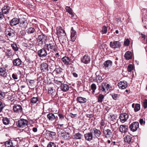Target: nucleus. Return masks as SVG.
Masks as SVG:
<instances>
[{
  "label": "nucleus",
  "mask_w": 147,
  "mask_h": 147,
  "mask_svg": "<svg viewBox=\"0 0 147 147\" xmlns=\"http://www.w3.org/2000/svg\"><path fill=\"white\" fill-rule=\"evenodd\" d=\"M6 36L8 38H11L15 36V31L11 28H7L5 32Z\"/></svg>",
  "instance_id": "nucleus-6"
},
{
  "label": "nucleus",
  "mask_w": 147,
  "mask_h": 147,
  "mask_svg": "<svg viewBox=\"0 0 147 147\" xmlns=\"http://www.w3.org/2000/svg\"><path fill=\"white\" fill-rule=\"evenodd\" d=\"M56 84L60 86V88L63 92H67L69 89L68 85L66 84H63L61 82L56 80Z\"/></svg>",
  "instance_id": "nucleus-9"
},
{
  "label": "nucleus",
  "mask_w": 147,
  "mask_h": 147,
  "mask_svg": "<svg viewBox=\"0 0 147 147\" xmlns=\"http://www.w3.org/2000/svg\"><path fill=\"white\" fill-rule=\"evenodd\" d=\"M37 54L39 57H45L47 55L46 50L43 48L38 50L37 52Z\"/></svg>",
  "instance_id": "nucleus-16"
},
{
  "label": "nucleus",
  "mask_w": 147,
  "mask_h": 147,
  "mask_svg": "<svg viewBox=\"0 0 147 147\" xmlns=\"http://www.w3.org/2000/svg\"><path fill=\"white\" fill-rule=\"evenodd\" d=\"M86 117L88 118H91L93 117V115L92 114H87L86 115Z\"/></svg>",
  "instance_id": "nucleus-62"
},
{
  "label": "nucleus",
  "mask_w": 147,
  "mask_h": 147,
  "mask_svg": "<svg viewBox=\"0 0 147 147\" xmlns=\"http://www.w3.org/2000/svg\"><path fill=\"white\" fill-rule=\"evenodd\" d=\"M73 138L75 139H80L83 137V136L80 133L78 132L75 134L74 135Z\"/></svg>",
  "instance_id": "nucleus-33"
},
{
  "label": "nucleus",
  "mask_w": 147,
  "mask_h": 147,
  "mask_svg": "<svg viewBox=\"0 0 147 147\" xmlns=\"http://www.w3.org/2000/svg\"><path fill=\"white\" fill-rule=\"evenodd\" d=\"M19 26L21 28H25L27 27L28 22L26 18L24 17H21L19 18Z\"/></svg>",
  "instance_id": "nucleus-7"
},
{
  "label": "nucleus",
  "mask_w": 147,
  "mask_h": 147,
  "mask_svg": "<svg viewBox=\"0 0 147 147\" xmlns=\"http://www.w3.org/2000/svg\"><path fill=\"white\" fill-rule=\"evenodd\" d=\"M107 83L106 82H103L101 84V85L100 86H99V90L102 91V92H104L105 90L107 89Z\"/></svg>",
  "instance_id": "nucleus-27"
},
{
  "label": "nucleus",
  "mask_w": 147,
  "mask_h": 147,
  "mask_svg": "<svg viewBox=\"0 0 147 147\" xmlns=\"http://www.w3.org/2000/svg\"><path fill=\"white\" fill-rule=\"evenodd\" d=\"M69 116H70L72 118H74L77 116V114H74L72 113H69Z\"/></svg>",
  "instance_id": "nucleus-60"
},
{
  "label": "nucleus",
  "mask_w": 147,
  "mask_h": 147,
  "mask_svg": "<svg viewBox=\"0 0 147 147\" xmlns=\"http://www.w3.org/2000/svg\"><path fill=\"white\" fill-rule=\"evenodd\" d=\"M26 31L28 34H32L35 32V30L34 28L30 27L27 29Z\"/></svg>",
  "instance_id": "nucleus-36"
},
{
  "label": "nucleus",
  "mask_w": 147,
  "mask_h": 147,
  "mask_svg": "<svg viewBox=\"0 0 147 147\" xmlns=\"http://www.w3.org/2000/svg\"><path fill=\"white\" fill-rule=\"evenodd\" d=\"M112 62L110 60H109L105 61L104 63L103 67L105 69H108L111 66Z\"/></svg>",
  "instance_id": "nucleus-15"
},
{
  "label": "nucleus",
  "mask_w": 147,
  "mask_h": 147,
  "mask_svg": "<svg viewBox=\"0 0 147 147\" xmlns=\"http://www.w3.org/2000/svg\"><path fill=\"white\" fill-rule=\"evenodd\" d=\"M143 107L144 109H146L147 107V99H145L143 103Z\"/></svg>",
  "instance_id": "nucleus-51"
},
{
  "label": "nucleus",
  "mask_w": 147,
  "mask_h": 147,
  "mask_svg": "<svg viewBox=\"0 0 147 147\" xmlns=\"http://www.w3.org/2000/svg\"><path fill=\"white\" fill-rule=\"evenodd\" d=\"M90 60V57L86 55H84L83 57L81 59L82 62L85 64H87L89 63Z\"/></svg>",
  "instance_id": "nucleus-23"
},
{
  "label": "nucleus",
  "mask_w": 147,
  "mask_h": 147,
  "mask_svg": "<svg viewBox=\"0 0 147 147\" xmlns=\"http://www.w3.org/2000/svg\"><path fill=\"white\" fill-rule=\"evenodd\" d=\"M118 86L119 88L124 89L126 88L127 86V82L123 80L120 82L118 84Z\"/></svg>",
  "instance_id": "nucleus-17"
},
{
  "label": "nucleus",
  "mask_w": 147,
  "mask_h": 147,
  "mask_svg": "<svg viewBox=\"0 0 147 147\" xmlns=\"http://www.w3.org/2000/svg\"><path fill=\"white\" fill-rule=\"evenodd\" d=\"M4 17V15L1 12H0V20L3 19Z\"/></svg>",
  "instance_id": "nucleus-63"
},
{
  "label": "nucleus",
  "mask_w": 147,
  "mask_h": 147,
  "mask_svg": "<svg viewBox=\"0 0 147 147\" xmlns=\"http://www.w3.org/2000/svg\"><path fill=\"white\" fill-rule=\"evenodd\" d=\"M48 133L49 135V136L50 137H51L53 138V137L55 135V133L53 131H49Z\"/></svg>",
  "instance_id": "nucleus-49"
},
{
  "label": "nucleus",
  "mask_w": 147,
  "mask_h": 147,
  "mask_svg": "<svg viewBox=\"0 0 147 147\" xmlns=\"http://www.w3.org/2000/svg\"><path fill=\"white\" fill-rule=\"evenodd\" d=\"M133 66L132 65L129 64L128 65L127 67V71L129 72H131L133 69Z\"/></svg>",
  "instance_id": "nucleus-48"
},
{
  "label": "nucleus",
  "mask_w": 147,
  "mask_h": 147,
  "mask_svg": "<svg viewBox=\"0 0 147 147\" xmlns=\"http://www.w3.org/2000/svg\"><path fill=\"white\" fill-rule=\"evenodd\" d=\"M10 10V7L6 5L2 8V13L3 14H7L9 13Z\"/></svg>",
  "instance_id": "nucleus-25"
},
{
  "label": "nucleus",
  "mask_w": 147,
  "mask_h": 147,
  "mask_svg": "<svg viewBox=\"0 0 147 147\" xmlns=\"http://www.w3.org/2000/svg\"><path fill=\"white\" fill-rule=\"evenodd\" d=\"M140 105L139 104H136L134 107V111L135 112H137L140 110Z\"/></svg>",
  "instance_id": "nucleus-38"
},
{
  "label": "nucleus",
  "mask_w": 147,
  "mask_h": 147,
  "mask_svg": "<svg viewBox=\"0 0 147 147\" xmlns=\"http://www.w3.org/2000/svg\"><path fill=\"white\" fill-rule=\"evenodd\" d=\"M110 116L111 117V119L112 121H113L117 117V115H111Z\"/></svg>",
  "instance_id": "nucleus-53"
},
{
  "label": "nucleus",
  "mask_w": 147,
  "mask_h": 147,
  "mask_svg": "<svg viewBox=\"0 0 147 147\" xmlns=\"http://www.w3.org/2000/svg\"><path fill=\"white\" fill-rule=\"evenodd\" d=\"M14 54V53L12 50H8L7 55L9 57H11L13 56Z\"/></svg>",
  "instance_id": "nucleus-40"
},
{
  "label": "nucleus",
  "mask_w": 147,
  "mask_h": 147,
  "mask_svg": "<svg viewBox=\"0 0 147 147\" xmlns=\"http://www.w3.org/2000/svg\"><path fill=\"white\" fill-rule=\"evenodd\" d=\"M54 89L51 88H49V93L51 94L52 96L54 94L53 92Z\"/></svg>",
  "instance_id": "nucleus-52"
},
{
  "label": "nucleus",
  "mask_w": 147,
  "mask_h": 147,
  "mask_svg": "<svg viewBox=\"0 0 147 147\" xmlns=\"http://www.w3.org/2000/svg\"><path fill=\"white\" fill-rule=\"evenodd\" d=\"M76 34V32L74 29L73 27H72L71 29V35Z\"/></svg>",
  "instance_id": "nucleus-57"
},
{
  "label": "nucleus",
  "mask_w": 147,
  "mask_h": 147,
  "mask_svg": "<svg viewBox=\"0 0 147 147\" xmlns=\"http://www.w3.org/2000/svg\"><path fill=\"white\" fill-rule=\"evenodd\" d=\"M84 137L86 140L88 141H91L93 139V134L91 132H88L84 135Z\"/></svg>",
  "instance_id": "nucleus-21"
},
{
  "label": "nucleus",
  "mask_w": 147,
  "mask_h": 147,
  "mask_svg": "<svg viewBox=\"0 0 147 147\" xmlns=\"http://www.w3.org/2000/svg\"><path fill=\"white\" fill-rule=\"evenodd\" d=\"M107 90H110L112 88V87L110 86V85H109V84H107Z\"/></svg>",
  "instance_id": "nucleus-61"
},
{
  "label": "nucleus",
  "mask_w": 147,
  "mask_h": 147,
  "mask_svg": "<svg viewBox=\"0 0 147 147\" xmlns=\"http://www.w3.org/2000/svg\"><path fill=\"white\" fill-rule=\"evenodd\" d=\"M45 47L48 50L50 51L49 54L50 57H51V62L55 63V41L53 36V39L49 41V44H45Z\"/></svg>",
  "instance_id": "nucleus-1"
},
{
  "label": "nucleus",
  "mask_w": 147,
  "mask_h": 147,
  "mask_svg": "<svg viewBox=\"0 0 147 147\" xmlns=\"http://www.w3.org/2000/svg\"><path fill=\"white\" fill-rule=\"evenodd\" d=\"M76 100L80 104L84 103L87 101V99L86 98L81 96L78 97Z\"/></svg>",
  "instance_id": "nucleus-28"
},
{
  "label": "nucleus",
  "mask_w": 147,
  "mask_h": 147,
  "mask_svg": "<svg viewBox=\"0 0 147 147\" xmlns=\"http://www.w3.org/2000/svg\"><path fill=\"white\" fill-rule=\"evenodd\" d=\"M133 138V137L131 135H127L124 138V141L126 143L129 144L134 142Z\"/></svg>",
  "instance_id": "nucleus-19"
},
{
  "label": "nucleus",
  "mask_w": 147,
  "mask_h": 147,
  "mask_svg": "<svg viewBox=\"0 0 147 147\" xmlns=\"http://www.w3.org/2000/svg\"><path fill=\"white\" fill-rule=\"evenodd\" d=\"M128 117L129 115L127 114L126 113H123L121 114L119 117V119L121 122L124 123L128 119Z\"/></svg>",
  "instance_id": "nucleus-14"
},
{
  "label": "nucleus",
  "mask_w": 147,
  "mask_h": 147,
  "mask_svg": "<svg viewBox=\"0 0 147 147\" xmlns=\"http://www.w3.org/2000/svg\"><path fill=\"white\" fill-rule=\"evenodd\" d=\"M47 37L43 34L38 36L37 38V45L42 46L43 44H45L47 41Z\"/></svg>",
  "instance_id": "nucleus-3"
},
{
  "label": "nucleus",
  "mask_w": 147,
  "mask_h": 147,
  "mask_svg": "<svg viewBox=\"0 0 147 147\" xmlns=\"http://www.w3.org/2000/svg\"><path fill=\"white\" fill-rule=\"evenodd\" d=\"M63 70V69L61 68H56V72L57 74L61 73Z\"/></svg>",
  "instance_id": "nucleus-50"
},
{
  "label": "nucleus",
  "mask_w": 147,
  "mask_h": 147,
  "mask_svg": "<svg viewBox=\"0 0 147 147\" xmlns=\"http://www.w3.org/2000/svg\"><path fill=\"white\" fill-rule=\"evenodd\" d=\"M114 2L116 3L117 5H118L121 2V0H114Z\"/></svg>",
  "instance_id": "nucleus-64"
},
{
  "label": "nucleus",
  "mask_w": 147,
  "mask_h": 147,
  "mask_svg": "<svg viewBox=\"0 0 147 147\" xmlns=\"http://www.w3.org/2000/svg\"><path fill=\"white\" fill-rule=\"evenodd\" d=\"M129 127L131 131H135L139 127V123L137 122H134L129 125Z\"/></svg>",
  "instance_id": "nucleus-11"
},
{
  "label": "nucleus",
  "mask_w": 147,
  "mask_h": 147,
  "mask_svg": "<svg viewBox=\"0 0 147 147\" xmlns=\"http://www.w3.org/2000/svg\"><path fill=\"white\" fill-rule=\"evenodd\" d=\"M110 46L112 48H119L121 46V42L119 41H111L110 43Z\"/></svg>",
  "instance_id": "nucleus-12"
},
{
  "label": "nucleus",
  "mask_w": 147,
  "mask_h": 147,
  "mask_svg": "<svg viewBox=\"0 0 147 147\" xmlns=\"http://www.w3.org/2000/svg\"><path fill=\"white\" fill-rule=\"evenodd\" d=\"M42 74H40L38 75V80L39 81L42 80H43V78L42 76Z\"/></svg>",
  "instance_id": "nucleus-55"
},
{
  "label": "nucleus",
  "mask_w": 147,
  "mask_h": 147,
  "mask_svg": "<svg viewBox=\"0 0 147 147\" xmlns=\"http://www.w3.org/2000/svg\"><path fill=\"white\" fill-rule=\"evenodd\" d=\"M92 134L94 135V138L95 137L98 139H99L101 135V132L100 130L97 129L95 127H92L90 130Z\"/></svg>",
  "instance_id": "nucleus-5"
},
{
  "label": "nucleus",
  "mask_w": 147,
  "mask_h": 147,
  "mask_svg": "<svg viewBox=\"0 0 147 147\" xmlns=\"http://www.w3.org/2000/svg\"><path fill=\"white\" fill-rule=\"evenodd\" d=\"M111 96L115 100L118 99L119 97V95L118 94H113Z\"/></svg>",
  "instance_id": "nucleus-45"
},
{
  "label": "nucleus",
  "mask_w": 147,
  "mask_h": 147,
  "mask_svg": "<svg viewBox=\"0 0 147 147\" xmlns=\"http://www.w3.org/2000/svg\"><path fill=\"white\" fill-rule=\"evenodd\" d=\"M107 31V27L105 26H104L101 31L102 34H106Z\"/></svg>",
  "instance_id": "nucleus-42"
},
{
  "label": "nucleus",
  "mask_w": 147,
  "mask_h": 147,
  "mask_svg": "<svg viewBox=\"0 0 147 147\" xmlns=\"http://www.w3.org/2000/svg\"><path fill=\"white\" fill-rule=\"evenodd\" d=\"M91 90H92L93 92H95V90L96 89V86L94 84H92L91 86Z\"/></svg>",
  "instance_id": "nucleus-47"
},
{
  "label": "nucleus",
  "mask_w": 147,
  "mask_h": 147,
  "mask_svg": "<svg viewBox=\"0 0 147 147\" xmlns=\"http://www.w3.org/2000/svg\"><path fill=\"white\" fill-rule=\"evenodd\" d=\"M128 129V126L125 125H121L119 128V130L121 133H125Z\"/></svg>",
  "instance_id": "nucleus-22"
},
{
  "label": "nucleus",
  "mask_w": 147,
  "mask_h": 147,
  "mask_svg": "<svg viewBox=\"0 0 147 147\" xmlns=\"http://www.w3.org/2000/svg\"><path fill=\"white\" fill-rule=\"evenodd\" d=\"M132 53L129 51L126 52L124 55V57L127 60L131 59L132 58Z\"/></svg>",
  "instance_id": "nucleus-26"
},
{
  "label": "nucleus",
  "mask_w": 147,
  "mask_h": 147,
  "mask_svg": "<svg viewBox=\"0 0 147 147\" xmlns=\"http://www.w3.org/2000/svg\"><path fill=\"white\" fill-rule=\"evenodd\" d=\"M59 125H56V128H57V134L58 136H59L61 134V133H62L61 131H60L62 129L60 128H59L58 127Z\"/></svg>",
  "instance_id": "nucleus-44"
},
{
  "label": "nucleus",
  "mask_w": 147,
  "mask_h": 147,
  "mask_svg": "<svg viewBox=\"0 0 147 147\" xmlns=\"http://www.w3.org/2000/svg\"><path fill=\"white\" fill-rule=\"evenodd\" d=\"M77 37V34H75L71 35V41L74 42L76 40Z\"/></svg>",
  "instance_id": "nucleus-41"
},
{
  "label": "nucleus",
  "mask_w": 147,
  "mask_h": 147,
  "mask_svg": "<svg viewBox=\"0 0 147 147\" xmlns=\"http://www.w3.org/2000/svg\"><path fill=\"white\" fill-rule=\"evenodd\" d=\"M58 116L59 117V119L61 120L64 119V116L61 113H59L58 114Z\"/></svg>",
  "instance_id": "nucleus-58"
},
{
  "label": "nucleus",
  "mask_w": 147,
  "mask_h": 147,
  "mask_svg": "<svg viewBox=\"0 0 147 147\" xmlns=\"http://www.w3.org/2000/svg\"><path fill=\"white\" fill-rule=\"evenodd\" d=\"M47 117L51 121L55 119V116L54 115L51 113H50L47 115Z\"/></svg>",
  "instance_id": "nucleus-34"
},
{
  "label": "nucleus",
  "mask_w": 147,
  "mask_h": 147,
  "mask_svg": "<svg viewBox=\"0 0 147 147\" xmlns=\"http://www.w3.org/2000/svg\"><path fill=\"white\" fill-rule=\"evenodd\" d=\"M19 18H14L9 21V25L11 26L16 25L19 24Z\"/></svg>",
  "instance_id": "nucleus-18"
},
{
  "label": "nucleus",
  "mask_w": 147,
  "mask_h": 147,
  "mask_svg": "<svg viewBox=\"0 0 147 147\" xmlns=\"http://www.w3.org/2000/svg\"><path fill=\"white\" fill-rule=\"evenodd\" d=\"M40 69L42 72H47L49 70L48 64L43 63L40 65Z\"/></svg>",
  "instance_id": "nucleus-20"
},
{
  "label": "nucleus",
  "mask_w": 147,
  "mask_h": 147,
  "mask_svg": "<svg viewBox=\"0 0 147 147\" xmlns=\"http://www.w3.org/2000/svg\"><path fill=\"white\" fill-rule=\"evenodd\" d=\"M105 96L102 94H99L98 96L97 102L101 103L103 101Z\"/></svg>",
  "instance_id": "nucleus-35"
},
{
  "label": "nucleus",
  "mask_w": 147,
  "mask_h": 147,
  "mask_svg": "<svg viewBox=\"0 0 147 147\" xmlns=\"http://www.w3.org/2000/svg\"><path fill=\"white\" fill-rule=\"evenodd\" d=\"M62 60L65 64L68 65L71 59L69 57H64L62 58Z\"/></svg>",
  "instance_id": "nucleus-30"
},
{
  "label": "nucleus",
  "mask_w": 147,
  "mask_h": 147,
  "mask_svg": "<svg viewBox=\"0 0 147 147\" xmlns=\"http://www.w3.org/2000/svg\"><path fill=\"white\" fill-rule=\"evenodd\" d=\"M4 104L0 101V113H1L5 107Z\"/></svg>",
  "instance_id": "nucleus-46"
},
{
  "label": "nucleus",
  "mask_w": 147,
  "mask_h": 147,
  "mask_svg": "<svg viewBox=\"0 0 147 147\" xmlns=\"http://www.w3.org/2000/svg\"><path fill=\"white\" fill-rule=\"evenodd\" d=\"M12 77L14 80H17L18 79L17 75L16 74H13Z\"/></svg>",
  "instance_id": "nucleus-59"
},
{
  "label": "nucleus",
  "mask_w": 147,
  "mask_h": 147,
  "mask_svg": "<svg viewBox=\"0 0 147 147\" xmlns=\"http://www.w3.org/2000/svg\"><path fill=\"white\" fill-rule=\"evenodd\" d=\"M38 98L37 97H33L30 99L31 102L33 104L36 103L38 100Z\"/></svg>",
  "instance_id": "nucleus-39"
},
{
  "label": "nucleus",
  "mask_w": 147,
  "mask_h": 147,
  "mask_svg": "<svg viewBox=\"0 0 147 147\" xmlns=\"http://www.w3.org/2000/svg\"><path fill=\"white\" fill-rule=\"evenodd\" d=\"M65 9L66 11L68 12L69 14H72V10L69 7L66 6L65 7Z\"/></svg>",
  "instance_id": "nucleus-43"
},
{
  "label": "nucleus",
  "mask_w": 147,
  "mask_h": 147,
  "mask_svg": "<svg viewBox=\"0 0 147 147\" xmlns=\"http://www.w3.org/2000/svg\"><path fill=\"white\" fill-rule=\"evenodd\" d=\"M13 65L15 66H19L22 64V61L19 58L13 59L12 61Z\"/></svg>",
  "instance_id": "nucleus-24"
},
{
  "label": "nucleus",
  "mask_w": 147,
  "mask_h": 147,
  "mask_svg": "<svg viewBox=\"0 0 147 147\" xmlns=\"http://www.w3.org/2000/svg\"><path fill=\"white\" fill-rule=\"evenodd\" d=\"M28 123V121L27 120L21 119L17 122L16 124L18 127L23 128L27 125Z\"/></svg>",
  "instance_id": "nucleus-8"
},
{
  "label": "nucleus",
  "mask_w": 147,
  "mask_h": 147,
  "mask_svg": "<svg viewBox=\"0 0 147 147\" xmlns=\"http://www.w3.org/2000/svg\"><path fill=\"white\" fill-rule=\"evenodd\" d=\"M47 147H55V144L54 143L50 142L48 145Z\"/></svg>",
  "instance_id": "nucleus-54"
},
{
  "label": "nucleus",
  "mask_w": 147,
  "mask_h": 147,
  "mask_svg": "<svg viewBox=\"0 0 147 147\" xmlns=\"http://www.w3.org/2000/svg\"><path fill=\"white\" fill-rule=\"evenodd\" d=\"M2 121L3 124L5 125H8L10 122V118H8L7 117H3Z\"/></svg>",
  "instance_id": "nucleus-31"
},
{
  "label": "nucleus",
  "mask_w": 147,
  "mask_h": 147,
  "mask_svg": "<svg viewBox=\"0 0 147 147\" xmlns=\"http://www.w3.org/2000/svg\"><path fill=\"white\" fill-rule=\"evenodd\" d=\"M13 111L15 113H20L23 111V108L22 106L19 105L15 104L13 107Z\"/></svg>",
  "instance_id": "nucleus-13"
},
{
  "label": "nucleus",
  "mask_w": 147,
  "mask_h": 147,
  "mask_svg": "<svg viewBox=\"0 0 147 147\" xmlns=\"http://www.w3.org/2000/svg\"><path fill=\"white\" fill-rule=\"evenodd\" d=\"M61 136L62 137L65 139H68L70 137L69 134L65 132L61 133Z\"/></svg>",
  "instance_id": "nucleus-29"
},
{
  "label": "nucleus",
  "mask_w": 147,
  "mask_h": 147,
  "mask_svg": "<svg viewBox=\"0 0 147 147\" xmlns=\"http://www.w3.org/2000/svg\"><path fill=\"white\" fill-rule=\"evenodd\" d=\"M11 47L15 51H17L18 50V47L16 43H13L11 45Z\"/></svg>",
  "instance_id": "nucleus-37"
},
{
  "label": "nucleus",
  "mask_w": 147,
  "mask_h": 147,
  "mask_svg": "<svg viewBox=\"0 0 147 147\" xmlns=\"http://www.w3.org/2000/svg\"><path fill=\"white\" fill-rule=\"evenodd\" d=\"M7 70L4 67H0V76H4L6 73Z\"/></svg>",
  "instance_id": "nucleus-32"
},
{
  "label": "nucleus",
  "mask_w": 147,
  "mask_h": 147,
  "mask_svg": "<svg viewBox=\"0 0 147 147\" xmlns=\"http://www.w3.org/2000/svg\"><path fill=\"white\" fill-rule=\"evenodd\" d=\"M113 131H111L109 129H103V134L104 136L106 138H109L112 137L113 135Z\"/></svg>",
  "instance_id": "nucleus-10"
},
{
  "label": "nucleus",
  "mask_w": 147,
  "mask_h": 147,
  "mask_svg": "<svg viewBox=\"0 0 147 147\" xmlns=\"http://www.w3.org/2000/svg\"><path fill=\"white\" fill-rule=\"evenodd\" d=\"M56 30L57 37L59 38V40H62V42L66 41L67 38L65 31L59 26L57 27Z\"/></svg>",
  "instance_id": "nucleus-2"
},
{
  "label": "nucleus",
  "mask_w": 147,
  "mask_h": 147,
  "mask_svg": "<svg viewBox=\"0 0 147 147\" xmlns=\"http://www.w3.org/2000/svg\"><path fill=\"white\" fill-rule=\"evenodd\" d=\"M4 143L5 147H15L17 146L18 142L15 140H9Z\"/></svg>",
  "instance_id": "nucleus-4"
},
{
  "label": "nucleus",
  "mask_w": 147,
  "mask_h": 147,
  "mask_svg": "<svg viewBox=\"0 0 147 147\" xmlns=\"http://www.w3.org/2000/svg\"><path fill=\"white\" fill-rule=\"evenodd\" d=\"M129 44V41L128 39H126L124 42V45L125 46H128Z\"/></svg>",
  "instance_id": "nucleus-56"
}]
</instances>
